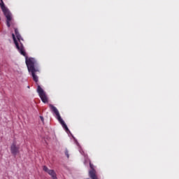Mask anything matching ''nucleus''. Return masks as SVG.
<instances>
[{"mask_svg": "<svg viewBox=\"0 0 179 179\" xmlns=\"http://www.w3.org/2000/svg\"><path fill=\"white\" fill-rule=\"evenodd\" d=\"M12 38L15 48L17 50L20 54H21V55L25 57V64L29 75H31L32 77L33 80L36 83H38V76H37L36 73H37V72H40L38 62H37L36 58L27 57V53L24 50V45H23V43H22V41H24V39H23L20 34L15 36V34H12Z\"/></svg>", "mask_w": 179, "mask_h": 179, "instance_id": "f257e3e1", "label": "nucleus"}, {"mask_svg": "<svg viewBox=\"0 0 179 179\" xmlns=\"http://www.w3.org/2000/svg\"><path fill=\"white\" fill-rule=\"evenodd\" d=\"M50 107L52 110V112L56 115V118L62 124V126L65 129V131L66 132L69 131V129H68V126L66 125V124H65V122H64V120H62V117H61V115H59V111H58V109H57V108H55V106L52 105H50Z\"/></svg>", "mask_w": 179, "mask_h": 179, "instance_id": "f03ea898", "label": "nucleus"}, {"mask_svg": "<svg viewBox=\"0 0 179 179\" xmlns=\"http://www.w3.org/2000/svg\"><path fill=\"white\" fill-rule=\"evenodd\" d=\"M20 149V146L19 145H16V142L13 141V143L10 145L11 155H13L14 157H16L18 153H20V151L19 150Z\"/></svg>", "mask_w": 179, "mask_h": 179, "instance_id": "7ed1b4c3", "label": "nucleus"}, {"mask_svg": "<svg viewBox=\"0 0 179 179\" xmlns=\"http://www.w3.org/2000/svg\"><path fill=\"white\" fill-rule=\"evenodd\" d=\"M36 92L43 103L45 104V92L42 89L41 85H37Z\"/></svg>", "mask_w": 179, "mask_h": 179, "instance_id": "20e7f679", "label": "nucleus"}, {"mask_svg": "<svg viewBox=\"0 0 179 179\" xmlns=\"http://www.w3.org/2000/svg\"><path fill=\"white\" fill-rule=\"evenodd\" d=\"M3 13L6 18L7 27H10V22H12V13H10V10H6L3 11Z\"/></svg>", "mask_w": 179, "mask_h": 179, "instance_id": "39448f33", "label": "nucleus"}, {"mask_svg": "<svg viewBox=\"0 0 179 179\" xmlns=\"http://www.w3.org/2000/svg\"><path fill=\"white\" fill-rule=\"evenodd\" d=\"M90 166L92 170L89 171V176L91 179H98L97 176L96 175V171L94 170V165L90 162Z\"/></svg>", "mask_w": 179, "mask_h": 179, "instance_id": "423d86ee", "label": "nucleus"}, {"mask_svg": "<svg viewBox=\"0 0 179 179\" xmlns=\"http://www.w3.org/2000/svg\"><path fill=\"white\" fill-rule=\"evenodd\" d=\"M45 171L52 177V179H58L57 178V173L54 170H50L48 168H45Z\"/></svg>", "mask_w": 179, "mask_h": 179, "instance_id": "0eeeda50", "label": "nucleus"}, {"mask_svg": "<svg viewBox=\"0 0 179 179\" xmlns=\"http://www.w3.org/2000/svg\"><path fill=\"white\" fill-rule=\"evenodd\" d=\"M0 8H1L2 12H3L6 10H9V8H7L6 6L5 5V3H3V0H0Z\"/></svg>", "mask_w": 179, "mask_h": 179, "instance_id": "6e6552de", "label": "nucleus"}, {"mask_svg": "<svg viewBox=\"0 0 179 179\" xmlns=\"http://www.w3.org/2000/svg\"><path fill=\"white\" fill-rule=\"evenodd\" d=\"M14 31H15V36H18L19 34H20L19 33V29H17V28H15V29H14Z\"/></svg>", "mask_w": 179, "mask_h": 179, "instance_id": "1a4fd4ad", "label": "nucleus"}, {"mask_svg": "<svg viewBox=\"0 0 179 179\" xmlns=\"http://www.w3.org/2000/svg\"><path fill=\"white\" fill-rule=\"evenodd\" d=\"M64 153H65L66 156L67 157V158H69V151L68 150V149L65 150Z\"/></svg>", "mask_w": 179, "mask_h": 179, "instance_id": "9d476101", "label": "nucleus"}, {"mask_svg": "<svg viewBox=\"0 0 179 179\" xmlns=\"http://www.w3.org/2000/svg\"><path fill=\"white\" fill-rule=\"evenodd\" d=\"M40 120L42 121V122H44V117L40 116Z\"/></svg>", "mask_w": 179, "mask_h": 179, "instance_id": "9b49d317", "label": "nucleus"}, {"mask_svg": "<svg viewBox=\"0 0 179 179\" xmlns=\"http://www.w3.org/2000/svg\"><path fill=\"white\" fill-rule=\"evenodd\" d=\"M43 171H45V165H44V166H43Z\"/></svg>", "mask_w": 179, "mask_h": 179, "instance_id": "f8f14e48", "label": "nucleus"}, {"mask_svg": "<svg viewBox=\"0 0 179 179\" xmlns=\"http://www.w3.org/2000/svg\"><path fill=\"white\" fill-rule=\"evenodd\" d=\"M45 103H48V99L47 97L45 98Z\"/></svg>", "mask_w": 179, "mask_h": 179, "instance_id": "ddd939ff", "label": "nucleus"}, {"mask_svg": "<svg viewBox=\"0 0 179 179\" xmlns=\"http://www.w3.org/2000/svg\"><path fill=\"white\" fill-rule=\"evenodd\" d=\"M28 88L29 89V88H30V86H28Z\"/></svg>", "mask_w": 179, "mask_h": 179, "instance_id": "4468645a", "label": "nucleus"}, {"mask_svg": "<svg viewBox=\"0 0 179 179\" xmlns=\"http://www.w3.org/2000/svg\"><path fill=\"white\" fill-rule=\"evenodd\" d=\"M0 20H1V17H0Z\"/></svg>", "mask_w": 179, "mask_h": 179, "instance_id": "2eb2a0df", "label": "nucleus"}, {"mask_svg": "<svg viewBox=\"0 0 179 179\" xmlns=\"http://www.w3.org/2000/svg\"><path fill=\"white\" fill-rule=\"evenodd\" d=\"M87 179H90V178H87Z\"/></svg>", "mask_w": 179, "mask_h": 179, "instance_id": "dca6fc26", "label": "nucleus"}]
</instances>
